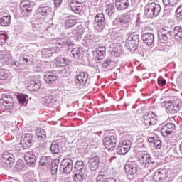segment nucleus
Returning <instances> with one entry per match:
<instances>
[{
    "label": "nucleus",
    "instance_id": "1",
    "mask_svg": "<svg viewBox=\"0 0 182 182\" xmlns=\"http://www.w3.org/2000/svg\"><path fill=\"white\" fill-rule=\"evenodd\" d=\"M138 161L144 168H148L149 171H153L154 168H157L158 164L151 158L150 154H139Z\"/></svg>",
    "mask_w": 182,
    "mask_h": 182
},
{
    "label": "nucleus",
    "instance_id": "2",
    "mask_svg": "<svg viewBox=\"0 0 182 182\" xmlns=\"http://www.w3.org/2000/svg\"><path fill=\"white\" fill-rule=\"evenodd\" d=\"M139 43H140V36L139 34L132 33L128 36L125 47L128 50L134 52V50L139 49Z\"/></svg>",
    "mask_w": 182,
    "mask_h": 182
},
{
    "label": "nucleus",
    "instance_id": "3",
    "mask_svg": "<svg viewBox=\"0 0 182 182\" xmlns=\"http://www.w3.org/2000/svg\"><path fill=\"white\" fill-rule=\"evenodd\" d=\"M119 143L117 136H107L103 139V145L109 151H114Z\"/></svg>",
    "mask_w": 182,
    "mask_h": 182
},
{
    "label": "nucleus",
    "instance_id": "4",
    "mask_svg": "<svg viewBox=\"0 0 182 182\" xmlns=\"http://www.w3.org/2000/svg\"><path fill=\"white\" fill-rule=\"evenodd\" d=\"M133 12L132 10H130L127 14H123L120 18H117L113 21V26L116 28H122L124 25H127V23H130L132 21V18H130L129 14Z\"/></svg>",
    "mask_w": 182,
    "mask_h": 182
},
{
    "label": "nucleus",
    "instance_id": "5",
    "mask_svg": "<svg viewBox=\"0 0 182 182\" xmlns=\"http://www.w3.org/2000/svg\"><path fill=\"white\" fill-rule=\"evenodd\" d=\"M182 107V100L180 98L175 100L172 102H168L166 105V112L171 114H176L180 112Z\"/></svg>",
    "mask_w": 182,
    "mask_h": 182
},
{
    "label": "nucleus",
    "instance_id": "6",
    "mask_svg": "<svg viewBox=\"0 0 182 182\" xmlns=\"http://www.w3.org/2000/svg\"><path fill=\"white\" fill-rule=\"evenodd\" d=\"M158 38L161 43H167L171 39V30L168 27H164L158 31Z\"/></svg>",
    "mask_w": 182,
    "mask_h": 182
},
{
    "label": "nucleus",
    "instance_id": "7",
    "mask_svg": "<svg viewBox=\"0 0 182 182\" xmlns=\"http://www.w3.org/2000/svg\"><path fill=\"white\" fill-rule=\"evenodd\" d=\"M130 149H132V141L126 139L119 143L117 148V153L121 156H124V154H127L130 151Z\"/></svg>",
    "mask_w": 182,
    "mask_h": 182
},
{
    "label": "nucleus",
    "instance_id": "8",
    "mask_svg": "<svg viewBox=\"0 0 182 182\" xmlns=\"http://www.w3.org/2000/svg\"><path fill=\"white\" fill-rule=\"evenodd\" d=\"M115 178L109 177V170L102 168L96 177V182H117Z\"/></svg>",
    "mask_w": 182,
    "mask_h": 182
},
{
    "label": "nucleus",
    "instance_id": "9",
    "mask_svg": "<svg viewBox=\"0 0 182 182\" xmlns=\"http://www.w3.org/2000/svg\"><path fill=\"white\" fill-rule=\"evenodd\" d=\"M59 170L63 174H69L73 170V160L71 159H63Z\"/></svg>",
    "mask_w": 182,
    "mask_h": 182
},
{
    "label": "nucleus",
    "instance_id": "10",
    "mask_svg": "<svg viewBox=\"0 0 182 182\" xmlns=\"http://www.w3.org/2000/svg\"><path fill=\"white\" fill-rule=\"evenodd\" d=\"M0 106L4 109L9 110L14 107V100L9 94H1L0 99Z\"/></svg>",
    "mask_w": 182,
    "mask_h": 182
},
{
    "label": "nucleus",
    "instance_id": "11",
    "mask_svg": "<svg viewBox=\"0 0 182 182\" xmlns=\"http://www.w3.org/2000/svg\"><path fill=\"white\" fill-rule=\"evenodd\" d=\"M150 113H146L143 115L142 117V123L145 126H156L157 124V119L158 116L154 112Z\"/></svg>",
    "mask_w": 182,
    "mask_h": 182
},
{
    "label": "nucleus",
    "instance_id": "12",
    "mask_svg": "<svg viewBox=\"0 0 182 182\" xmlns=\"http://www.w3.org/2000/svg\"><path fill=\"white\" fill-rule=\"evenodd\" d=\"M75 83L77 85H81V86H85V87H87L90 83L89 74L86 72H80L79 75L75 76Z\"/></svg>",
    "mask_w": 182,
    "mask_h": 182
},
{
    "label": "nucleus",
    "instance_id": "13",
    "mask_svg": "<svg viewBox=\"0 0 182 182\" xmlns=\"http://www.w3.org/2000/svg\"><path fill=\"white\" fill-rule=\"evenodd\" d=\"M176 130L177 128L176 127V124L173 122H167L164 124L161 128V134L164 137H167V136L173 134Z\"/></svg>",
    "mask_w": 182,
    "mask_h": 182
},
{
    "label": "nucleus",
    "instance_id": "14",
    "mask_svg": "<svg viewBox=\"0 0 182 182\" xmlns=\"http://www.w3.org/2000/svg\"><path fill=\"white\" fill-rule=\"evenodd\" d=\"M168 178V171L166 169H158L154 172L153 180L156 182H163Z\"/></svg>",
    "mask_w": 182,
    "mask_h": 182
},
{
    "label": "nucleus",
    "instance_id": "15",
    "mask_svg": "<svg viewBox=\"0 0 182 182\" xmlns=\"http://www.w3.org/2000/svg\"><path fill=\"white\" fill-rule=\"evenodd\" d=\"M95 21L97 23L95 26V29L98 31V32H102L103 29H105V26H106V18H105V14L102 13L97 14L95 16Z\"/></svg>",
    "mask_w": 182,
    "mask_h": 182
},
{
    "label": "nucleus",
    "instance_id": "16",
    "mask_svg": "<svg viewBox=\"0 0 182 182\" xmlns=\"http://www.w3.org/2000/svg\"><path fill=\"white\" fill-rule=\"evenodd\" d=\"M3 166L5 168H11L15 163V156L9 152H4L2 155Z\"/></svg>",
    "mask_w": 182,
    "mask_h": 182
},
{
    "label": "nucleus",
    "instance_id": "17",
    "mask_svg": "<svg viewBox=\"0 0 182 182\" xmlns=\"http://www.w3.org/2000/svg\"><path fill=\"white\" fill-rule=\"evenodd\" d=\"M133 0H115V6L119 12H124L131 6Z\"/></svg>",
    "mask_w": 182,
    "mask_h": 182
},
{
    "label": "nucleus",
    "instance_id": "18",
    "mask_svg": "<svg viewBox=\"0 0 182 182\" xmlns=\"http://www.w3.org/2000/svg\"><path fill=\"white\" fill-rule=\"evenodd\" d=\"M33 140V136L32 134H23L21 136L20 144L24 150H26V149H29L32 146Z\"/></svg>",
    "mask_w": 182,
    "mask_h": 182
},
{
    "label": "nucleus",
    "instance_id": "19",
    "mask_svg": "<svg viewBox=\"0 0 182 182\" xmlns=\"http://www.w3.org/2000/svg\"><path fill=\"white\" fill-rule=\"evenodd\" d=\"M94 56L96 63H100V62L105 59V56H106V47H98L95 51H94Z\"/></svg>",
    "mask_w": 182,
    "mask_h": 182
},
{
    "label": "nucleus",
    "instance_id": "20",
    "mask_svg": "<svg viewBox=\"0 0 182 182\" xmlns=\"http://www.w3.org/2000/svg\"><path fill=\"white\" fill-rule=\"evenodd\" d=\"M21 13L23 16H28L31 12H32V6H31V1L28 0H23L20 4Z\"/></svg>",
    "mask_w": 182,
    "mask_h": 182
},
{
    "label": "nucleus",
    "instance_id": "21",
    "mask_svg": "<svg viewBox=\"0 0 182 182\" xmlns=\"http://www.w3.org/2000/svg\"><path fill=\"white\" fill-rule=\"evenodd\" d=\"M125 173L129 176H134L137 173V164L135 161L129 162L124 166Z\"/></svg>",
    "mask_w": 182,
    "mask_h": 182
},
{
    "label": "nucleus",
    "instance_id": "22",
    "mask_svg": "<svg viewBox=\"0 0 182 182\" xmlns=\"http://www.w3.org/2000/svg\"><path fill=\"white\" fill-rule=\"evenodd\" d=\"M141 39L147 46H152V45H154V33H142Z\"/></svg>",
    "mask_w": 182,
    "mask_h": 182
},
{
    "label": "nucleus",
    "instance_id": "23",
    "mask_svg": "<svg viewBox=\"0 0 182 182\" xmlns=\"http://www.w3.org/2000/svg\"><path fill=\"white\" fill-rule=\"evenodd\" d=\"M99 163H100L99 156H95L94 157H91L88 161L89 169L91 171H96L97 168H99Z\"/></svg>",
    "mask_w": 182,
    "mask_h": 182
},
{
    "label": "nucleus",
    "instance_id": "24",
    "mask_svg": "<svg viewBox=\"0 0 182 182\" xmlns=\"http://www.w3.org/2000/svg\"><path fill=\"white\" fill-rule=\"evenodd\" d=\"M171 38L176 41H180L182 40V28L180 26H175L171 31Z\"/></svg>",
    "mask_w": 182,
    "mask_h": 182
},
{
    "label": "nucleus",
    "instance_id": "25",
    "mask_svg": "<svg viewBox=\"0 0 182 182\" xmlns=\"http://www.w3.org/2000/svg\"><path fill=\"white\" fill-rule=\"evenodd\" d=\"M57 43L60 45V46H62V48H64V49H70L71 48H73V42L70 41V38H60L58 40Z\"/></svg>",
    "mask_w": 182,
    "mask_h": 182
},
{
    "label": "nucleus",
    "instance_id": "26",
    "mask_svg": "<svg viewBox=\"0 0 182 182\" xmlns=\"http://www.w3.org/2000/svg\"><path fill=\"white\" fill-rule=\"evenodd\" d=\"M74 170L75 173H87V166L83 161H77L74 165Z\"/></svg>",
    "mask_w": 182,
    "mask_h": 182
},
{
    "label": "nucleus",
    "instance_id": "27",
    "mask_svg": "<svg viewBox=\"0 0 182 182\" xmlns=\"http://www.w3.org/2000/svg\"><path fill=\"white\" fill-rule=\"evenodd\" d=\"M25 161L30 167H34L36 164V156L33 152H28L24 156Z\"/></svg>",
    "mask_w": 182,
    "mask_h": 182
},
{
    "label": "nucleus",
    "instance_id": "28",
    "mask_svg": "<svg viewBox=\"0 0 182 182\" xmlns=\"http://www.w3.org/2000/svg\"><path fill=\"white\" fill-rule=\"evenodd\" d=\"M29 60L28 58L26 57H23L22 58V60H20V62L18 61H14L12 63V66H14V69H16V70H21V69H22V65H26V66H28V63H29Z\"/></svg>",
    "mask_w": 182,
    "mask_h": 182
},
{
    "label": "nucleus",
    "instance_id": "29",
    "mask_svg": "<svg viewBox=\"0 0 182 182\" xmlns=\"http://www.w3.org/2000/svg\"><path fill=\"white\" fill-rule=\"evenodd\" d=\"M38 14L42 16H48L52 15V8L50 6L42 5L38 9Z\"/></svg>",
    "mask_w": 182,
    "mask_h": 182
},
{
    "label": "nucleus",
    "instance_id": "30",
    "mask_svg": "<svg viewBox=\"0 0 182 182\" xmlns=\"http://www.w3.org/2000/svg\"><path fill=\"white\" fill-rule=\"evenodd\" d=\"M70 6L71 10L75 14H80L83 9V3H76L74 1H71Z\"/></svg>",
    "mask_w": 182,
    "mask_h": 182
},
{
    "label": "nucleus",
    "instance_id": "31",
    "mask_svg": "<svg viewBox=\"0 0 182 182\" xmlns=\"http://www.w3.org/2000/svg\"><path fill=\"white\" fill-rule=\"evenodd\" d=\"M148 141L149 143H151L155 149H157L158 150L161 149V140H160V138L158 136H150L148 138Z\"/></svg>",
    "mask_w": 182,
    "mask_h": 182
},
{
    "label": "nucleus",
    "instance_id": "32",
    "mask_svg": "<svg viewBox=\"0 0 182 182\" xmlns=\"http://www.w3.org/2000/svg\"><path fill=\"white\" fill-rule=\"evenodd\" d=\"M70 63V60L65 58H58L55 59V65L57 68H63L65 66L69 65Z\"/></svg>",
    "mask_w": 182,
    "mask_h": 182
},
{
    "label": "nucleus",
    "instance_id": "33",
    "mask_svg": "<svg viewBox=\"0 0 182 182\" xmlns=\"http://www.w3.org/2000/svg\"><path fill=\"white\" fill-rule=\"evenodd\" d=\"M144 15H146V16H147L148 18H154V10H153L152 3H149L145 6Z\"/></svg>",
    "mask_w": 182,
    "mask_h": 182
},
{
    "label": "nucleus",
    "instance_id": "34",
    "mask_svg": "<svg viewBox=\"0 0 182 182\" xmlns=\"http://www.w3.org/2000/svg\"><path fill=\"white\" fill-rule=\"evenodd\" d=\"M87 174L86 172H75L73 176V180L75 182H83L86 178Z\"/></svg>",
    "mask_w": 182,
    "mask_h": 182
},
{
    "label": "nucleus",
    "instance_id": "35",
    "mask_svg": "<svg viewBox=\"0 0 182 182\" xmlns=\"http://www.w3.org/2000/svg\"><path fill=\"white\" fill-rule=\"evenodd\" d=\"M11 77V72L9 70L0 68V81L6 80Z\"/></svg>",
    "mask_w": 182,
    "mask_h": 182
},
{
    "label": "nucleus",
    "instance_id": "36",
    "mask_svg": "<svg viewBox=\"0 0 182 182\" xmlns=\"http://www.w3.org/2000/svg\"><path fill=\"white\" fill-rule=\"evenodd\" d=\"M36 133L38 140H39L40 141H43L46 140V131H45V129L41 128L38 129Z\"/></svg>",
    "mask_w": 182,
    "mask_h": 182
},
{
    "label": "nucleus",
    "instance_id": "37",
    "mask_svg": "<svg viewBox=\"0 0 182 182\" xmlns=\"http://www.w3.org/2000/svg\"><path fill=\"white\" fill-rule=\"evenodd\" d=\"M58 79V76L53 73H49L45 76L46 83L52 85Z\"/></svg>",
    "mask_w": 182,
    "mask_h": 182
},
{
    "label": "nucleus",
    "instance_id": "38",
    "mask_svg": "<svg viewBox=\"0 0 182 182\" xmlns=\"http://www.w3.org/2000/svg\"><path fill=\"white\" fill-rule=\"evenodd\" d=\"M11 22H12V20L10 15L4 16L0 18L1 26H9Z\"/></svg>",
    "mask_w": 182,
    "mask_h": 182
},
{
    "label": "nucleus",
    "instance_id": "39",
    "mask_svg": "<svg viewBox=\"0 0 182 182\" xmlns=\"http://www.w3.org/2000/svg\"><path fill=\"white\" fill-rule=\"evenodd\" d=\"M53 93L51 95L46 96L45 99L47 103H53V102H58V97L56 95V90L50 91Z\"/></svg>",
    "mask_w": 182,
    "mask_h": 182
},
{
    "label": "nucleus",
    "instance_id": "40",
    "mask_svg": "<svg viewBox=\"0 0 182 182\" xmlns=\"http://www.w3.org/2000/svg\"><path fill=\"white\" fill-rule=\"evenodd\" d=\"M17 99H18L20 105L26 106V105H28V100H29V97L25 94H18L17 95Z\"/></svg>",
    "mask_w": 182,
    "mask_h": 182
},
{
    "label": "nucleus",
    "instance_id": "41",
    "mask_svg": "<svg viewBox=\"0 0 182 182\" xmlns=\"http://www.w3.org/2000/svg\"><path fill=\"white\" fill-rule=\"evenodd\" d=\"M162 2L165 6H177L180 5L181 0H162Z\"/></svg>",
    "mask_w": 182,
    "mask_h": 182
},
{
    "label": "nucleus",
    "instance_id": "42",
    "mask_svg": "<svg viewBox=\"0 0 182 182\" xmlns=\"http://www.w3.org/2000/svg\"><path fill=\"white\" fill-rule=\"evenodd\" d=\"M82 55V49L80 48H74L70 52V56H73L75 59H79Z\"/></svg>",
    "mask_w": 182,
    "mask_h": 182
},
{
    "label": "nucleus",
    "instance_id": "43",
    "mask_svg": "<svg viewBox=\"0 0 182 182\" xmlns=\"http://www.w3.org/2000/svg\"><path fill=\"white\" fill-rule=\"evenodd\" d=\"M105 12L108 16H112V15L116 12V7H114V4L113 3L107 4Z\"/></svg>",
    "mask_w": 182,
    "mask_h": 182
},
{
    "label": "nucleus",
    "instance_id": "44",
    "mask_svg": "<svg viewBox=\"0 0 182 182\" xmlns=\"http://www.w3.org/2000/svg\"><path fill=\"white\" fill-rule=\"evenodd\" d=\"M152 8L154 11V18L159 16L160 12H161V6L159 4H156V2H152Z\"/></svg>",
    "mask_w": 182,
    "mask_h": 182
},
{
    "label": "nucleus",
    "instance_id": "45",
    "mask_svg": "<svg viewBox=\"0 0 182 182\" xmlns=\"http://www.w3.org/2000/svg\"><path fill=\"white\" fill-rule=\"evenodd\" d=\"M53 161H52V159L50 156H43L40 160V164L41 166H50Z\"/></svg>",
    "mask_w": 182,
    "mask_h": 182
},
{
    "label": "nucleus",
    "instance_id": "46",
    "mask_svg": "<svg viewBox=\"0 0 182 182\" xmlns=\"http://www.w3.org/2000/svg\"><path fill=\"white\" fill-rule=\"evenodd\" d=\"M59 167V159H55L51 164V174L55 176L58 173V168Z\"/></svg>",
    "mask_w": 182,
    "mask_h": 182
},
{
    "label": "nucleus",
    "instance_id": "47",
    "mask_svg": "<svg viewBox=\"0 0 182 182\" xmlns=\"http://www.w3.org/2000/svg\"><path fill=\"white\" fill-rule=\"evenodd\" d=\"M53 50L50 48L43 49L41 51V55L43 58H52V56H53Z\"/></svg>",
    "mask_w": 182,
    "mask_h": 182
},
{
    "label": "nucleus",
    "instance_id": "48",
    "mask_svg": "<svg viewBox=\"0 0 182 182\" xmlns=\"http://www.w3.org/2000/svg\"><path fill=\"white\" fill-rule=\"evenodd\" d=\"M50 150L53 154H59L60 150L59 149V144L58 142H53L51 144Z\"/></svg>",
    "mask_w": 182,
    "mask_h": 182
},
{
    "label": "nucleus",
    "instance_id": "49",
    "mask_svg": "<svg viewBox=\"0 0 182 182\" xmlns=\"http://www.w3.org/2000/svg\"><path fill=\"white\" fill-rule=\"evenodd\" d=\"M71 36H73L74 38H82V33H80V29H79V28H77L73 30L71 32Z\"/></svg>",
    "mask_w": 182,
    "mask_h": 182
},
{
    "label": "nucleus",
    "instance_id": "50",
    "mask_svg": "<svg viewBox=\"0 0 182 182\" xmlns=\"http://www.w3.org/2000/svg\"><path fill=\"white\" fill-rule=\"evenodd\" d=\"M176 14L177 19H182V4L176 8Z\"/></svg>",
    "mask_w": 182,
    "mask_h": 182
},
{
    "label": "nucleus",
    "instance_id": "51",
    "mask_svg": "<svg viewBox=\"0 0 182 182\" xmlns=\"http://www.w3.org/2000/svg\"><path fill=\"white\" fill-rule=\"evenodd\" d=\"M65 24L69 28H72V26H75L76 25V20L68 18L65 20Z\"/></svg>",
    "mask_w": 182,
    "mask_h": 182
},
{
    "label": "nucleus",
    "instance_id": "52",
    "mask_svg": "<svg viewBox=\"0 0 182 182\" xmlns=\"http://www.w3.org/2000/svg\"><path fill=\"white\" fill-rule=\"evenodd\" d=\"M30 87H32L33 90L36 92V90H39L41 84L39 82H34L33 83L31 84Z\"/></svg>",
    "mask_w": 182,
    "mask_h": 182
},
{
    "label": "nucleus",
    "instance_id": "53",
    "mask_svg": "<svg viewBox=\"0 0 182 182\" xmlns=\"http://www.w3.org/2000/svg\"><path fill=\"white\" fill-rule=\"evenodd\" d=\"M33 23H34V26H36V25H40L42 26V25H43V23H45V18H38Z\"/></svg>",
    "mask_w": 182,
    "mask_h": 182
},
{
    "label": "nucleus",
    "instance_id": "54",
    "mask_svg": "<svg viewBox=\"0 0 182 182\" xmlns=\"http://www.w3.org/2000/svg\"><path fill=\"white\" fill-rule=\"evenodd\" d=\"M3 59H11L12 58V55L9 53V50H5L3 53Z\"/></svg>",
    "mask_w": 182,
    "mask_h": 182
},
{
    "label": "nucleus",
    "instance_id": "55",
    "mask_svg": "<svg viewBox=\"0 0 182 182\" xmlns=\"http://www.w3.org/2000/svg\"><path fill=\"white\" fill-rule=\"evenodd\" d=\"M166 83H167V81L164 80L163 77H160L158 78V85L159 86H166Z\"/></svg>",
    "mask_w": 182,
    "mask_h": 182
},
{
    "label": "nucleus",
    "instance_id": "56",
    "mask_svg": "<svg viewBox=\"0 0 182 182\" xmlns=\"http://www.w3.org/2000/svg\"><path fill=\"white\" fill-rule=\"evenodd\" d=\"M82 45H84V46H90V45H92V39H90V38L83 39Z\"/></svg>",
    "mask_w": 182,
    "mask_h": 182
},
{
    "label": "nucleus",
    "instance_id": "57",
    "mask_svg": "<svg viewBox=\"0 0 182 182\" xmlns=\"http://www.w3.org/2000/svg\"><path fill=\"white\" fill-rule=\"evenodd\" d=\"M110 63H112V60H110V58H107L104 60V62L102 63L103 68H107V66H109V65H110Z\"/></svg>",
    "mask_w": 182,
    "mask_h": 182
},
{
    "label": "nucleus",
    "instance_id": "58",
    "mask_svg": "<svg viewBox=\"0 0 182 182\" xmlns=\"http://www.w3.org/2000/svg\"><path fill=\"white\" fill-rule=\"evenodd\" d=\"M6 41V37H5V34L0 33V45H4Z\"/></svg>",
    "mask_w": 182,
    "mask_h": 182
},
{
    "label": "nucleus",
    "instance_id": "59",
    "mask_svg": "<svg viewBox=\"0 0 182 182\" xmlns=\"http://www.w3.org/2000/svg\"><path fill=\"white\" fill-rule=\"evenodd\" d=\"M112 41H115V39H117L119 38V33H117L116 31H112L110 34Z\"/></svg>",
    "mask_w": 182,
    "mask_h": 182
},
{
    "label": "nucleus",
    "instance_id": "60",
    "mask_svg": "<svg viewBox=\"0 0 182 182\" xmlns=\"http://www.w3.org/2000/svg\"><path fill=\"white\" fill-rule=\"evenodd\" d=\"M61 4H62V0H54L55 6L56 7L60 6Z\"/></svg>",
    "mask_w": 182,
    "mask_h": 182
},
{
    "label": "nucleus",
    "instance_id": "61",
    "mask_svg": "<svg viewBox=\"0 0 182 182\" xmlns=\"http://www.w3.org/2000/svg\"><path fill=\"white\" fill-rule=\"evenodd\" d=\"M33 28H34V29H36V31H41V28H42V26L36 25V27L35 23H33Z\"/></svg>",
    "mask_w": 182,
    "mask_h": 182
},
{
    "label": "nucleus",
    "instance_id": "62",
    "mask_svg": "<svg viewBox=\"0 0 182 182\" xmlns=\"http://www.w3.org/2000/svg\"><path fill=\"white\" fill-rule=\"evenodd\" d=\"M71 2H75L77 4H85V0H72Z\"/></svg>",
    "mask_w": 182,
    "mask_h": 182
},
{
    "label": "nucleus",
    "instance_id": "63",
    "mask_svg": "<svg viewBox=\"0 0 182 182\" xmlns=\"http://www.w3.org/2000/svg\"><path fill=\"white\" fill-rule=\"evenodd\" d=\"M177 6H169V9H171V11H176Z\"/></svg>",
    "mask_w": 182,
    "mask_h": 182
},
{
    "label": "nucleus",
    "instance_id": "64",
    "mask_svg": "<svg viewBox=\"0 0 182 182\" xmlns=\"http://www.w3.org/2000/svg\"><path fill=\"white\" fill-rule=\"evenodd\" d=\"M116 159V156H112L110 158L109 161H112V160H114Z\"/></svg>",
    "mask_w": 182,
    "mask_h": 182
}]
</instances>
